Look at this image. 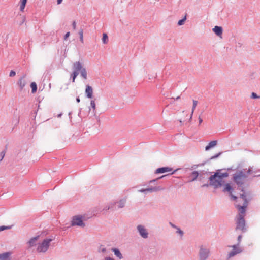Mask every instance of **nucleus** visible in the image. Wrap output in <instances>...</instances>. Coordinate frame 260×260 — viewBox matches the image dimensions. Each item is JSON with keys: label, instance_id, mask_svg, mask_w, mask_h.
Segmentation results:
<instances>
[{"label": "nucleus", "instance_id": "f257e3e1", "mask_svg": "<svg viewBox=\"0 0 260 260\" xmlns=\"http://www.w3.org/2000/svg\"><path fill=\"white\" fill-rule=\"evenodd\" d=\"M240 201H241L243 202L242 204L237 203L236 205L239 212L240 213V214H239L238 215L236 230H240L243 231L245 227V220L244 219L243 214L245 213V208L247 207L248 204V201L246 199V195L244 194H241L240 198L238 200L236 201V202L238 203Z\"/></svg>", "mask_w": 260, "mask_h": 260}, {"label": "nucleus", "instance_id": "f03ea898", "mask_svg": "<svg viewBox=\"0 0 260 260\" xmlns=\"http://www.w3.org/2000/svg\"><path fill=\"white\" fill-rule=\"evenodd\" d=\"M228 177V173L217 172L210 177V184L215 187L222 185L225 182V178Z\"/></svg>", "mask_w": 260, "mask_h": 260}, {"label": "nucleus", "instance_id": "7ed1b4c3", "mask_svg": "<svg viewBox=\"0 0 260 260\" xmlns=\"http://www.w3.org/2000/svg\"><path fill=\"white\" fill-rule=\"evenodd\" d=\"M252 171L253 167H251L237 172L234 176V181L238 185H242L249 174H252Z\"/></svg>", "mask_w": 260, "mask_h": 260}, {"label": "nucleus", "instance_id": "20e7f679", "mask_svg": "<svg viewBox=\"0 0 260 260\" xmlns=\"http://www.w3.org/2000/svg\"><path fill=\"white\" fill-rule=\"evenodd\" d=\"M73 69L74 71L71 75L73 82H75V79L79 74V71H80L81 75L84 79H87V75L86 69L82 67L81 63L79 61L76 62L73 64Z\"/></svg>", "mask_w": 260, "mask_h": 260}, {"label": "nucleus", "instance_id": "39448f33", "mask_svg": "<svg viewBox=\"0 0 260 260\" xmlns=\"http://www.w3.org/2000/svg\"><path fill=\"white\" fill-rule=\"evenodd\" d=\"M228 247L232 248L231 250L228 253V258H230L243 251L242 248L239 244L228 246Z\"/></svg>", "mask_w": 260, "mask_h": 260}, {"label": "nucleus", "instance_id": "423d86ee", "mask_svg": "<svg viewBox=\"0 0 260 260\" xmlns=\"http://www.w3.org/2000/svg\"><path fill=\"white\" fill-rule=\"evenodd\" d=\"M51 241V239H46L44 240L42 243H40L38 245L37 251L39 253H44L46 252L50 246V243Z\"/></svg>", "mask_w": 260, "mask_h": 260}, {"label": "nucleus", "instance_id": "0eeeda50", "mask_svg": "<svg viewBox=\"0 0 260 260\" xmlns=\"http://www.w3.org/2000/svg\"><path fill=\"white\" fill-rule=\"evenodd\" d=\"M210 251L208 249L205 248L203 246H201L199 251V260H206L209 254Z\"/></svg>", "mask_w": 260, "mask_h": 260}, {"label": "nucleus", "instance_id": "6e6552de", "mask_svg": "<svg viewBox=\"0 0 260 260\" xmlns=\"http://www.w3.org/2000/svg\"><path fill=\"white\" fill-rule=\"evenodd\" d=\"M72 225L84 226L85 224L82 221L81 217L79 216H76L73 218L72 221Z\"/></svg>", "mask_w": 260, "mask_h": 260}, {"label": "nucleus", "instance_id": "1a4fd4ad", "mask_svg": "<svg viewBox=\"0 0 260 260\" xmlns=\"http://www.w3.org/2000/svg\"><path fill=\"white\" fill-rule=\"evenodd\" d=\"M173 169L171 168L168 167H162L157 169L155 173L156 174L164 173L166 172H171L170 174H173L175 171H172Z\"/></svg>", "mask_w": 260, "mask_h": 260}, {"label": "nucleus", "instance_id": "9d476101", "mask_svg": "<svg viewBox=\"0 0 260 260\" xmlns=\"http://www.w3.org/2000/svg\"><path fill=\"white\" fill-rule=\"evenodd\" d=\"M162 188H161L160 187H155L152 188H148L146 189H142L139 190L141 192H152L153 191H157L158 190H161Z\"/></svg>", "mask_w": 260, "mask_h": 260}, {"label": "nucleus", "instance_id": "9b49d317", "mask_svg": "<svg viewBox=\"0 0 260 260\" xmlns=\"http://www.w3.org/2000/svg\"><path fill=\"white\" fill-rule=\"evenodd\" d=\"M137 229H138V230L139 231L141 236L144 238H146L148 236V233L146 230V229H145L143 226H142V225H138V227H137Z\"/></svg>", "mask_w": 260, "mask_h": 260}, {"label": "nucleus", "instance_id": "f8f14e48", "mask_svg": "<svg viewBox=\"0 0 260 260\" xmlns=\"http://www.w3.org/2000/svg\"><path fill=\"white\" fill-rule=\"evenodd\" d=\"M85 93L87 98H92L93 95L92 88L89 85H87L86 87Z\"/></svg>", "mask_w": 260, "mask_h": 260}, {"label": "nucleus", "instance_id": "ddd939ff", "mask_svg": "<svg viewBox=\"0 0 260 260\" xmlns=\"http://www.w3.org/2000/svg\"><path fill=\"white\" fill-rule=\"evenodd\" d=\"M213 31L217 36L221 37L222 34V28L221 27L215 26L213 29Z\"/></svg>", "mask_w": 260, "mask_h": 260}, {"label": "nucleus", "instance_id": "4468645a", "mask_svg": "<svg viewBox=\"0 0 260 260\" xmlns=\"http://www.w3.org/2000/svg\"><path fill=\"white\" fill-rule=\"evenodd\" d=\"M231 190H232V187L230 185V184H226L225 185V187L223 190L224 191H229L230 192V195L231 196V198H232V199L235 200L237 199V197L235 196H234L232 194V192H231Z\"/></svg>", "mask_w": 260, "mask_h": 260}, {"label": "nucleus", "instance_id": "2eb2a0df", "mask_svg": "<svg viewBox=\"0 0 260 260\" xmlns=\"http://www.w3.org/2000/svg\"><path fill=\"white\" fill-rule=\"evenodd\" d=\"M39 236H36L35 237H33L30 239V240L28 242V244L30 247H32L35 245H36V243L39 239Z\"/></svg>", "mask_w": 260, "mask_h": 260}, {"label": "nucleus", "instance_id": "dca6fc26", "mask_svg": "<svg viewBox=\"0 0 260 260\" xmlns=\"http://www.w3.org/2000/svg\"><path fill=\"white\" fill-rule=\"evenodd\" d=\"M217 141H211L208 145H207L205 147V150L206 151L209 150L210 148L215 147L217 145Z\"/></svg>", "mask_w": 260, "mask_h": 260}, {"label": "nucleus", "instance_id": "f3484780", "mask_svg": "<svg viewBox=\"0 0 260 260\" xmlns=\"http://www.w3.org/2000/svg\"><path fill=\"white\" fill-rule=\"evenodd\" d=\"M112 250L114 252L115 255L117 256L119 259L122 258V255L119 250L117 248H112Z\"/></svg>", "mask_w": 260, "mask_h": 260}, {"label": "nucleus", "instance_id": "a211bd4d", "mask_svg": "<svg viewBox=\"0 0 260 260\" xmlns=\"http://www.w3.org/2000/svg\"><path fill=\"white\" fill-rule=\"evenodd\" d=\"M18 84L22 90L26 85V82L25 80H23V78H21L18 81Z\"/></svg>", "mask_w": 260, "mask_h": 260}, {"label": "nucleus", "instance_id": "6ab92c4d", "mask_svg": "<svg viewBox=\"0 0 260 260\" xmlns=\"http://www.w3.org/2000/svg\"><path fill=\"white\" fill-rule=\"evenodd\" d=\"M9 254L8 253H5L0 254V260H9Z\"/></svg>", "mask_w": 260, "mask_h": 260}, {"label": "nucleus", "instance_id": "aec40b11", "mask_svg": "<svg viewBox=\"0 0 260 260\" xmlns=\"http://www.w3.org/2000/svg\"><path fill=\"white\" fill-rule=\"evenodd\" d=\"M197 104H198V101H197L193 100V105H192V108L191 115H190V119H191L192 118V115L193 114V112L194 111L196 107V106L197 105Z\"/></svg>", "mask_w": 260, "mask_h": 260}, {"label": "nucleus", "instance_id": "412c9836", "mask_svg": "<svg viewBox=\"0 0 260 260\" xmlns=\"http://www.w3.org/2000/svg\"><path fill=\"white\" fill-rule=\"evenodd\" d=\"M30 87L32 88V92L35 93L37 89V86L35 82H32L30 84Z\"/></svg>", "mask_w": 260, "mask_h": 260}, {"label": "nucleus", "instance_id": "4be33fe9", "mask_svg": "<svg viewBox=\"0 0 260 260\" xmlns=\"http://www.w3.org/2000/svg\"><path fill=\"white\" fill-rule=\"evenodd\" d=\"M108 38L106 34L104 33L103 34L102 41L104 44H107L108 42Z\"/></svg>", "mask_w": 260, "mask_h": 260}, {"label": "nucleus", "instance_id": "5701e85b", "mask_svg": "<svg viewBox=\"0 0 260 260\" xmlns=\"http://www.w3.org/2000/svg\"><path fill=\"white\" fill-rule=\"evenodd\" d=\"M251 172H252V174H249V175H251L253 177L260 176V173H258V171L253 168V171Z\"/></svg>", "mask_w": 260, "mask_h": 260}, {"label": "nucleus", "instance_id": "b1692460", "mask_svg": "<svg viewBox=\"0 0 260 260\" xmlns=\"http://www.w3.org/2000/svg\"><path fill=\"white\" fill-rule=\"evenodd\" d=\"M191 176L193 177L192 181H194L198 176V173L197 171H193L191 173Z\"/></svg>", "mask_w": 260, "mask_h": 260}, {"label": "nucleus", "instance_id": "393cba45", "mask_svg": "<svg viewBox=\"0 0 260 260\" xmlns=\"http://www.w3.org/2000/svg\"><path fill=\"white\" fill-rule=\"evenodd\" d=\"M79 35H80V40L81 42L83 43L84 42L83 40V31L82 29H81L79 31Z\"/></svg>", "mask_w": 260, "mask_h": 260}, {"label": "nucleus", "instance_id": "a878e982", "mask_svg": "<svg viewBox=\"0 0 260 260\" xmlns=\"http://www.w3.org/2000/svg\"><path fill=\"white\" fill-rule=\"evenodd\" d=\"M11 228V226H0V232L4 231L5 230H8Z\"/></svg>", "mask_w": 260, "mask_h": 260}, {"label": "nucleus", "instance_id": "bb28decb", "mask_svg": "<svg viewBox=\"0 0 260 260\" xmlns=\"http://www.w3.org/2000/svg\"><path fill=\"white\" fill-rule=\"evenodd\" d=\"M90 105L93 110H95L96 109V106H95V102L94 100L91 101Z\"/></svg>", "mask_w": 260, "mask_h": 260}, {"label": "nucleus", "instance_id": "cd10ccee", "mask_svg": "<svg viewBox=\"0 0 260 260\" xmlns=\"http://www.w3.org/2000/svg\"><path fill=\"white\" fill-rule=\"evenodd\" d=\"M186 20V17L185 16V17L181 19V20H180L178 22V25H181L182 24H183L184 23V22L185 21V20Z\"/></svg>", "mask_w": 260, "mask_h": 260}, {"label": "nucleus", "instance_id": "c85d7f7f", "mask_svg": "<svg viewBox=\"0 0 260 260\" xmlns=\"http://www.w3.org/2000/svg\"><path fill=\"white\" fill-rule=\"evenodd\" d=\"M251 98L252 99H257V98H260V96H257L256 95V93H255L254 92H252L251 93Z\"/></svg>", "mask_w": 260, "mask_h": 260}, {"label": "nucleus", "instance_id": "c756f323", "mask_svg": "<svg viewBox=\"0 0 260 260\" xmlns=\"http://www.w3.org/2000/svg\"><path fill=\"white\" fill-rule=\"evenodd\" d=\"M15 75H16V73H15V72L14 71H13V70H12V71H11V72H10L9 76H10V77H13V76H15Z\"/></svg>", "mask_w": 260, "mask_h": 260}, {"label": "nucleus", "instance_id": "7c9ffc66", "mask_svg": "<svg viewBox=\"0 0 260 260\" xmlns=\"http://www.w3.org/2000/svg\"><path fill=\"white\" fill-rule=\"evenodd\" d=\"M25 6L22 4H20V10L22 11V12H23L24 11V9L25 8Z\"/></svg>", "mask_w": 260, "mask_h": 260}, {"label": "nucleus", "instance_id": "2f4dec72", "mask_svg": "<svg viewBox=\"0 0 260 260\" xmlns=\"http://www.w3.org/2000/svg\"><path fill=\"white\" fill-rule=\"evenodd\" d=\"M241 239H242V236L241 235H239L238 237V243L237 244H239V245H240V243H241Z\"/></svg>", "mask_w": 260, "mask_h": 260}, {"label": "nucleus", "instance_id": "473e14b6", "mask_svg": "<svg viewBox=\"0 0 260 260\" xmlns=\"http://www.w3.org/2000/svg\"><path fill=\"white\" fill-rule=\"evenodd\" d=\"M106 248H105L103 247H100V251H101V252L104 253V252H106Z\"/></svg>", "mask_w": 260, "mask_h": 260}, {"label": "nucleus", "instance_id": "72a5a7b5", "mask_svg": "<svg viewBox=\"0 0 260 260\" xmlns=\"http://www.w3.org/2000/svg\"><path fill=\"white\" fill-rule=\"evenodd\" d=\"M5 151H2L1 153V157H2V158L1 159V160H2L3 158L5 156Z\"/></svg>", "mask_w": 260, "mask_h": 260}, {"label": "nucleus", "instance_id": "f704fd0d", "mask_svg": "<svg viewBox=\"0 0 260 260\" xmlns=\"http://www.w3.org/2000/svg\"><path fill=\"white\" fill-rule=\"evenodd\" d=\"M70 35V32H68L64 36V39L66 40Z\"/></svg>", "mask_w": 260, "mask_h": 260}, {"label": "nucleus", "instance_id": "c9c22d12", "mask_svg": "<svg viewBox=\"0 0 260 260\" xmlns=\"http://www.w3.org/2000/svg\"><path fill=\"white\" fill-rule=\"evenodd\" d=\"M165 175H163V176H162L160 177L159 178H157V179H156L151 180V181H150V183H152V182H154V181H155L156 180H158V179L162 178H163V177H165Z\"/></svg>", "mask_w": 260, "mask_h": 260}, {"label": "nucleus", "instance_id": "e433bc0d", "mask_svg": "<svg viewBox=\"0 0 260 260\" xmlns=\"http://www.w3.org/2000/svg\"><path fill=\"white\" fill-rule=\"evenodd\" d=\"M119 204H120V205H119V207L121 208V207H123L124 206V202L121 201Z\"/></svg>", "mask_w": 260, "mask_h": 260}, {"label": "nucleus", "instance_id": "4c0bfd02", "mask_svg": "<svg viewBox=\"0 0 260 260\" xmlns=\"http://www.w3.org/2000/svg\"><path fill=\"white\" fill-rule=\"evenodd\" d=\"M26 2H27V0H21V4L25 6L26 4Z\"/></svg>", "mask_w": 260, "mask_h": 260}, {"label": "nucleus", "instance_id": "58836bf2", "mask_svg": "<svg viewBox=\"0 0 260 260\" xmlns=\"http://www.w3.org/2000/svg\"><path fill=\"white\" fill-rule=\"evenodd\" d=\"M177 232H178L179 234H180L181 236H182V235H183V232H182L181 230H180V229H178V231H177Z\"/></svg>", "mask_w": 260, "mask_h": 260}, {"label": "nucleus", "instance_id": "ea45409f", "mask_svg": "<svg viewBox=\"0 0 260 260\" xmlns=\"http://www.w3.org/2000/svg\"><path fill=\"white\" fill-rule=\"evenodd\" d=\"M76 22H74L73 23V27L74 29H76Z\"/></svg>", "mask_w": 260, "mask_h": 260}, {"label": "nucleus", "instance_id": "a19ab883", "mask_svg": "<svg viewBox=\"0 0 260 260\" xmlns=\"http://www.w3.org/2000/svg\"><path fill=\"white\" fill-rule=\"evenodd\" d=\"M105 260H113V259L110 257H106L105 258Z\"/></svg>", "mask_w": 260, "mask_h": 260}, {"label": "nucleus", "instance_id": "79ce46f5", "mask_svg": "<svg viewBox=\"0 0 260 260\" xmlns=\"http://www.w3.org/2000/svg\"><path fill=\"white\" fill-rule=\"evenodd\" d=\"M199 121L200 124H201L203 121L202 118L200 117H199Z\"/></svg>", "mask_w": 260, "mask_h": 260}, {"label": "nucleus", "instance_id": "37998d69", "mask_svg": "<svg viewBox=\"0 0 260 260\" xmlns=\"http://www.w3.org/2000/svg\"><path fill=\"white\" fill-rule=\"evenodd\" d=\"M62 0H57V4H60L61 3Z\"/></svg>", "mask_w": 260, "mask_h": 260}, {"label": "nucleus", "instance_id": "c03bdc74", "mask_svg": "<svg viewBox=\"0 0 260 260\" xmlns=\"http://www.w3.org/2000/svg\"><path fill=\"white\" fill-rule=\"evenodd\" d=\"M220 154V153H219L218 154L216 155V156L213 157V158H216Z\"/></svg>", "mask_w": 260, "mask_h": 260}, {"label": "nucleus", "instance_id": "a18cd8bd", "mask_svg": "<svg viewBox=\"0 0 260 260\" xmlns=\"http://www.w3.org/2000/svg\"><path fill=\"white\" fill-rule=\"evenodd\" d=\"M76 100H77V102H78V103L80 102V99L78 98H77Z\"/></svg>", "mask_w": 260, "mask_h": 260}]
</instances>
